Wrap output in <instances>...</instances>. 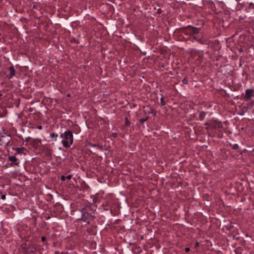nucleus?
Returning <instances> with one entry per match:
<instances>
[{
	"label": "nucleus",
	"mask_w": 254,
	"mask_h": 254,
	"mask_svg": "<svg viewBox=\"0 0 254 254\" xmlns=\"http://www.w3.org/2000/svg\"><path fill=\"white\" fill-rule=\"evenodd\" d=\"M94 206H85L81 210L82 216L80 219L85 222L89 223V220L93 217V214H94Z\"/></svg>",
	"instance_id": "obj_1"
},
{
	"label": "nucleus",
	"mask_w": 254,
	"mask_h": 254,
	"mask_svg": "<svg viewBox=\"0 0 254 254\" xmlns=\"http://www.w3.org/2000/svg\"><path fill=\"white\" fill-rule=\"evenodd\" d=\"M60 137L62 138V143L64 147L69 148L73 143V136L70 130H66L60 135Z\"/></svg>",
	"instance_id": "obj_2"
},
{
	"label": "nucleus",
	"mask_w": 254,
	"mask_h": 254,
	"mask_svg": "<svg viewBox=\"0 0 254 254\" xmlns=\"http://www.w3.org/2000/svg\"><path fill=\"white\" fill-rule=\"evenodd\" d=\"M185 34L191 35L192 36L195 35L196 34H198L199 33V29L197 28L189 26L184 29L183 31Z\"/></svg>",
	"instance_id": "obj_3"
},
{
	"label": "nucleus",
	"mask_w": 254,
	"mask_h": 254,
	"mask_svg": "<svg viewBox=\"0 0 254 254\" xmlns=\"http://www.w3.org/2000/svg\"><path fill=\"white\" fill-rule=\"evenodd\" d=\"M208 124L212 127L215 128H220L222 127V124L220 122L213 119L210 120L208 123Z\"/></svg>",
	"instance_id": "obj_4"
},
{
	"label": "nucleus",
	"mask_w": 254,
	"mask_h": 254,
	"mask_svg": "<svg viewBox=\"0 0 254 254\" xmlns=\"http://www.w3.org/2000/svg\"><path fill=\"white\" fill-rule=\"evenodd\" d=\"M193 38H194L196 41H198L201 44H206L207 43V42L205 40H202L201 39L202 35L201 34H196L195 35H194L192 36Z\"/></svg>",
	"instance_id": "obj_5"
},
{
	"label": "nucleus",
	"mask_w": 254,
	"mask_h": 254,
	"mask_svg": "<svg viewBox=\"0 0 254 254\" xmlns=\"http://www.w3.org/2000/svg\"><path fill=\"white\" fill-rule=\"evenodd\" d=\"M253 94V90L251 89H248L246 90L245 92V95L244 96V99L246 101H249L251 99Z\"/></svg>",
	"instance_id": "obj_6"
},
{
	"label": "nucleus",
	"mask_w": 254,
	"mask_h": 254,
	"mask_svg": "<svg viewBox=\"0 0 254 254\" xmlns=\"http://www.w3.org/2000/svg\"><path fill=\"white\" fill-rule=\"evenodd\" d=\"M9 72H10V74L9 75H8V78L10 79L13 76H14L15 75V69H14V67L13 66H10L9 68Z\"/></svg>",
	"instance_id": "obj_7"
},
{
	"label": "nucleus",
	"mask_w": 254,
	"mask_h": 254,
	"mask_svg": "<svg viewBox=\"0 0 254 254\" xmlns=\"http://www.w3.org/2000/svg\"><path fill=\"white\" fill-rule=\"evenodd\" d=\"M8 160L13 163L14 165H18L17 159L14 156H10L8 157Z\"/></svg>",
	"instance_id": "obj_8"
},
{
	"label": "nucleus",
	"mask_w": 254,
	"mask_h": 254,
	"mask_svg": "<svg viewBox=\"0 0 254 254\" xmlns=\"http://www.w3.org/2000/svg\"><path fill=\"white\" fill-rule=\"evenodd\" d=\"M205 116V113L204 112H201L199 114V119L200 120L202 121L203 120V119L204 118Z\"/></svg>",
	"instance_id": "obj_9"
},
{
	"label": "nucleus",
	"mask_w": 254,
	"mask_h": 254,
	"mask_svg": "<svg viewBox=\"0 0 254 254\" xmlns=\"http://www.w3.org/2000/svg\"><path fill=\"white\" fill-rule=\"evenodd\" d=\"M148 117L147 116L145 117L144 118H141L140 119L139 122L141 124H143L145 121H146L148 119Z\"/></svg>",
	"instance_id": "obj_10"
},
{
	"label": "nucleus",
	"mask_w": 254,
	"mask_h": 254,
	"mask_svg": "<svg viewBox=\"0 0 254 254\" xmlns=\"http://www.w3.org/2000/svg\"><path fill=\"white\" fill-rule=\"evenodd\" d=\"M24 150H25V148H24V147L16 148L15 149V150L17 153H20L22 151H23Z\"/></svg>",
	"instance_id": "obj_11"
},
{
	"label": "nucleus",
	"mask_w": 254,
	"mask_h": 254,
	"mask_svg": "<svg viewBox=\"0 0 254 254\" xmlns=\"http://www.w3.org/2000/svg\"><path fill=\"white\" fill-rule=\"evenodd\" d=\"M160 101H161V106H164L165 105V102L164 100V99H163V97H162L161 99H160Z\"/></svg>",
	"instance_id": "obj_12"
},
{
	"label": "nucleus",
	"mask_w": 254,
	"mask_h": 254,
	"mask_svg": "<svg viewBox=\"0 0 254 254\" xmlns=\"http://www.w3.org/2000/svg\"><path fill=\"white\" fill-rule=\"evenodd\" d=\"M149 113L153 114L154 116H155L156 115V111L153 109H152V110H151V111H149Z\"/></svg>",
	"instance_id": "obj_13"
},
{
	"label": "nucleus",
	"mask_w": 254,
	"mask_h": 254,
	"mask_svg": "<svg viewBox=\"0 0 254 254\" xmlns=\"http://www.w3.org/2000/svg\"><path fill=\"white\" fill-rule=\"evenodd\" d=\"M58 135L57 134H56L54 132H53L50 134V137H57Z\"/></svg>",
	"instance_id": "obj_14"
},
{
	"label": "nucleus",
	"mask_w": 254,
	"mask_h": 254,
	"mask_svg": "<svg viewBox=\"0 0 254 254\" xmlns=\"http://www.w3.org/2000/svg\"><path fill=\"white\" fill-rule=\"evenodd\" d=\"M188 80L187 78H184L182 81H183V83L187 84L188 83Z\"/></svg>",
	"instance_id": "obj_15"
},
{
	"label": "nucleus",
	"mask_w": 254,
	"mask_h": 254,
	"mask_svg": "<svg viewBox=\"0 0 254 254\" xmlns=\"http://www.w3.org/2000/svg\"><path fill=\"white\" fill-rule=\"evenodd\" d=\"M238 147H239V145L237 144H235L234 145V147H233L234 149H237L238 148Z\"/></svg>",
	"instance_id": "obj_16"
},
{
	"label": "nucleus",
	"mask_w": 254,
	"mask_h": 254,
	"mask_svg": "<svg viewBox=\"0 0 254 254\" xmlns=\"http://www.w3.org/2000/svg\"><path fill=\"white\" fill-rule=\"evenodd\" d=\"M72 177V176L71 175H67V176L65 177L66 179H68V180H70Z\"/></svg>",
	"instance_id": "obj_17"
},
{
	"label": "nucleus",
	"mask_w": 254,
	"mask_h": 254,
	"mask_svg": "<svg viewBox=\"0 0 254 254\" xmlns=\"http://www.w3.org/2000/svg\"><path fill=\"white\" fill-rule=\"evenodd\" d=\"M66 178L64 176H62L61 177V180L62 181H64L65 180Z\"/></svg>",
	"instance_id": "obj_18"
},
{
	"label": "nucleus",
	"mask_w": 254,
	"mask_h": 254,
	"mask_svg": "<svg viewBox=\"0 0 254 254\" xmlns=\"http://www.w3.org/2000/svg\"><path fill=\"white\" fill-rule=\"evenodd\" d=\"M185 250L186 252H189L190 251V248H186Z\"/></svg>",
	"instance_id": "obj_19"
},
{
	"label": "nucleus",
	"mask_w": 254,
	"mask_h": 254,
	"mask_svg": "<svg viewBox=\"0 0 254 254\" xmlns=\"http://www.w3.org/2000/svg\"><path fill=\"white\" fill-rule=\"evenodd\" d=\"M41 240L43 242L45 241V240H46V238L45 237H42V238H41Z\"/></svg>",
	"instance_id": "obj_20"
},
{
	"label": "nucleus",
	"mask_w": 254,
	"mask_h": 254,
	"mask_svg": "<svg viewBox=\"0 0 254 254\" xmlns=\"http://www.w3.org/2000/svg\"><path fill=\"white\" fill-rule=\"evenodd\" d=\"M5 198V195H2L1 196V199H4Z\"/></svg>",
	"instance_id": "obj_21"
},
{
	"label": "nucleus",
	"mask_w": 254,
	"mask_h": 254,
	"mask_svg": "<svg viewBox=\"0 0 254 254\" xmlns=\"http://www.w3.org/2000/svg\"><path fill=\"white\" fill-rule=\"evenodd\" d=\"M113 136L114 137H116V136H117V134H116V133H113Z\"/></svg>",
	"instance_id": "obj_22"
},
{
	"label": "nucleus",
	"mask_w": 254,
	"mask_h": 254,
	"mask_svg": "<svg viewBox=\"0 0 254 254\" xmlns=\"http://www.w3.org/2000/svg\"><path fill=\"white\" fill-rule=\"evenodd\" d=\"M38 128L41 129L42 128V126H39L38 127Z\"/></svg>",
	"instance_id": "obj_23"
},
{
	"label": "nucleus",
	"mask_w": 254,
	"mask_h": 254,
	"mask_svg": "<svg viewBox=\"0 0 254 254\" xmlns=\"http://www.w3.org/2000/svg\"><path fill=\"white\" fill-rule=\"evenodd\" d=\"M7 135V136L8 137H11V135L9 134H8Z\"/></svg>",
	"instance_id": "obj_24"
},
{
	"label": "nucleus",
	"mask_w": 254,
	"mask_h": 254,
	"mask_svg": "<svg viewBox=\"0 0 254 254\" xmlns=\"http://www.w3.org/2000/svg\"><path fill=\"white\" fill-rule=\"evenodd\" d=\"M29 137L27 138H26V141H28V140H29Z\"/></svg>",
	"instance_id": "obj_25"
},
{
	"label": "nucleus",
	"mask_w": 254,
	"mask_h": 254,
	"mask_svg": "<svg viewBox=\"0 0 254 254\" xmlns=\"http://www.w3.org/2000/svg\"><path fill=\"white\" fill-rule=\"evenodd\" d=\"M198 244H198V243H196V246H198Z\"/></svg>",
	"instance_id": "obj_26"
},
{
	"label": "nucleus",
	"mask_w": 254,
	"mask_h": 254,
	"mask_svg": "<svg viewBox=\"0 0 254 254\" xmlns=\"http://www.w3.org/2000/svg\"><path fill=\"white\" fill-rule=\"evenodd\" d=\"M253 151L254 152V148L253 149Z\"/></svg>",
	"instance_id": "obj_27"
}]
</instances>
